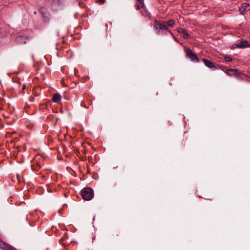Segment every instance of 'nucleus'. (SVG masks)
I'll return each instance as SVG.
<instances>
[{
    "label": "nucleus",
    "mask_w": 250,
    "mask_h": 250,
    "mask_svg": "<svg viewBox=\"0 0 250 250\" xmlns=\"http://www.w3.org/2000/svg\"><path fill=\"white\" fill-rule=\"evenodd\" d=\"M136 7L137 9H140L144 8L145 6V4L144 2V0H136Z\"/></svg>",
    "instance_id": "nucleus-10"
},
{
    "label": "nucleus",
    "mask_w": 250,
    "mask_h": 250,
    "mask_svg": "<svg viewBox=\"0 0 250 250\" xmlns=\"http://www.w3.org/2000/svg\"><path fill=\"white\" fill-rule=\"evenodd\" d=\"M39 12L42 15V16L45 15L46 14L48 13L47 9L45 7H41L39 9Z\"/></svg>",
    "instance_id": "nucleus-12"
},
{
    "label": "nucleus",
    "mask_w": 250,
    "mask_h": 250,
    "mask_svg": "<svg viewBox=\"0 0 250 250\" xmlns=\"http://www.w3.org/2000/svg\"><path fill=\"white\" fill-rule=\"evenodd\" d=\"M81 195L84 200L88 201L93 197L94 191L90 188H84L81 190Z\"/></svg>",
    "instance_id": "nucleus-2"
},
{
    "label": "nucleus",
    "mask_w": 250,
    "mask_h": 250,
    "mask_svg": "<svg viewBox=\"0 0 250 250\" xmlns=\"http://www.w3.org/2000/svg\"><path fill=\"white\" fill-rule=\"evenodd\" d=\"M16 40L17 42H20L21 43H26V41H25L26 38L24 36H18L16 38Z\"/></svg>",
    "instance_id": "nucleus-11"
},
{
    "label": "nucleus",
    "mask_w": 250,
    "mask_h": 250,
    "mask_svg": "<svg viewBox=\"0 0 250 250\" xmlns=\"http://www.w3.org/2000/svg\"><path fill=\"white\" fill-rule=\"evenodd\" d=\"M7 246H9V245L3 243L2 241L0 240V248L4 250H7Z\"/></svg>",
    "instance_id": "nucleus-16"
},
{
    "label": "nucleus",
    "mask_w": 250,
    "mask_h": 250,
    "mask_svg": "<svg viewBox=\"0 0 250 250\" xmlns=\"http://www.w3.org/2000/svg\"><path fill=\"white\" fill-rule=\"evenodd\" d=\"M42 17L43 18V20H44V21L45 22H48L49 21L50 18H49V13H47L45 15H42Z\"/></svg>",
    "instance_id": "nucleus-15"
},
{
    "label": "nucleus",
    "mask_w": 250,
    "mask_h": 250,
    "mask_svg": "<svg viewBox=\"0 0 250 250\" xmlns=\"http://www.w3.org/2000/svg\"><path fill=\"white\" fill-rule=\"evenodd\" d=\"M167 27H173L175 24V21L173 20H169L166 22Z\"/></svg>",
    "instance_id": "nucleus-13"
},
{
    "label": "nucleus",
    "mask_w": 250,
    "mask_h": 250,
    "mask_svg": "<svg viewBox=\"0 0 250 250\" xmlns=\"http://www.w3.org/2000/svg\"><path fill=\"white\" fill-rule=\"evenodd\" d=\"M177 31L178 33L183 34V37L184 39H187L189 37V34L188 33L187 30L183 28H179L178 29Z\"/></svg>",
    "instance_id": "nucleus-8"
},
{
    "label": "nucleus",
    "mask_w": 250,
    "mask_h": 250,
    "mask_svg": "<svg viewBox=\"0 0 250 250\" xmlns=\"http://www.w3.org/2000/svg\"><path fill=\"white\" fill-rule=\"evenodd\" d=\"M7 250H17L16 249H15V248L13 247L12 246L9 245V246H7Z\"/></svg>",
    "instance_id": "nucleus-18"
},
{
    "label": "nucleus",
    "mask_w": 250,
    "mask_h": 250,
    "mask_svg": "<svg viewBox=\"0 0 250 250\" xmlns=\"http://www.w3.org/2000/svg\"><path fill=\"white\" fill-rule=\"evenodd\" d=\"M235 45L240 48L250 47V43L246 40H240L235 43Z\"/></svg>",
    "instance_id": "nucleus-4"
},
{
    "label": "nucleus",
    "mask_w": 250,
    "mask_h": 250,
    "mask_svg": "<svg viewBox=\"0 0 250 250\" xmlns=\"http://www.w3.org/2000/svg\"><path fill=\"white\" fill-rule=\"evenodd\" d=\"M167 32H169L171 36H172L174 38V40L175 41H177L176 38L175 37L174 34L172 33V32H171V31L170 30H169L168 29V30H167Z\"/></svg>",
    "instance_id": "nucleus-21"
},
{
    "label": "nucleus",
    "mask_w": 250,
    "mask_h": 250,
    "mask_svg": "<svg viewBox=\"0 0 250 250\" xmlns=\"http://www.w3.org/2000/svg\"><path fill=\"white\" fill-rule=\"evenodd\" d=\"M225 73L229 76H237L239 73V71L236 69H228Z\"/></svg>",
    "instance_id": "nucleus-7"
},
{
    "label": "nucleus",
    "mask_w": 250,
    "mask_h": 250,
    "mask_svg": "<svg viewBox=\"0 0 250 250\" xmlns=\"http://www.w3.org/2000/svg\"><path fill=\"white\" fill-rule=\"evenodd\" d=\"M61 96L59 94H55L53 95L52 101L55 103H58L61 101Z\"/></svg>",
    "instance_id": "nucleus-9"
},
{
    "label": "nucleus",
    "mask_w": 250,
    "mask_h": 250,
    "mask_svg": "<svg viewBox=\"0 0 250 250\" xmlns=\"http://www.w3.org/2000/svg\"><path fill=\"white\" fill-rule=\"evenodd\" d=\"M31 168L33 171H37L40 169L41 166L38 164L32 165Z\"/></svg>",
    "instance_id": "nucleus-14"
},
{
    "label": "nucleus",
    "mask_w": 250,
    "mask_h": 250,
    "mask_svg": "<svg viewBox=\"0 0 250 250\" xmlns=\"http://www.w3.org/2000/svg\"><path fill=\"white\" fill-rule=\"evenodd\" d=\"M153 28L158 34H166V31L168 30L165 21L160 22L157 20L154 21Z\"/></svg>",
    "instance_id": "nucleus-1"
},
{
    "label": "nucleus",
    "mask_w": 250,
    "mask_h": 250,
    "mask_svg": "<svg viewBox=\"0 0 250 250\" xmlns=\"http://www.w3.org/2000/svg\"><path fill=\"white\" fill-rule=\"evenodd\" d=\"M61 2V0H53L52 1L53 3L58 4H60Z\"/></svg>",
    "instance_id": "nucleus-20"
},
{
    "label": "nucleus",
    "mask_w": 250,
    "mask_h": 250,
    "mask_svg": "<svg viewBox=\"0 0 250 250\" xmlns=\"http://www.w3.org/2000/svg\"><path fill=\"white\" fill-rule=\"evenodd\" d=\"M250 10V5L246 2L243 3L239 7V11L242 15H244L247 12Z\"/></svg>",
    "instance_id": "nucleus-5"
},
{
    "label": "nucleus",
    "mask_w": 250,
    "mask_h": 250,
    "mask_svg": "<svg viewBox=\"0 0 250 250\" xmlns=\"http://www.w3.org/2000/svg\"><path fill=\"white\" fill-rule=\"evenodd\" d=\"M185 50L186 53V56L192 62H198L199 59L196 54L194 53L191 49L185 47Z\"/></svg>",
    "instance_id": "nucleus-3"
},
{
    "label": "nucleus",
    "mask_w": 250,
    "mask_h": 250,
    "mask_svg": "<svg viewBox=\"0 0 250 250\" xmlns=\"http://www.w3.org/2000/svg\"><path fill=\"white\" fill-rule=\"evenodd\" d=\"M202 61L204 63L205 65L209 68H213V69H217V67L216 66V65L214 64L213 62H211L210 61L206 59L205 58H203L202 59Z\"/></svg>",
    "instance_id": "nucleus-6"
},
{
    "label": "nucleus",
    "mask_w": 250,
    "mask_h": 250,
    "mask_svg": "<svg viewBox=\"0 0 250 250\" xmlns=\"http://www.w3.org/2000/svg\"><path fill=\"white\" fill-rule=\"evenodd\" d=\"M225 60L227 62H231L232 60V58L229 56H225Z\"/></svg>",
    "instance_id": "nucleus-17"
},
{
    "label": "nucleus",
    "mask_w": 250,
    "mask_h": 250,
    "mask_svg": "<svg viewBox=\"0 0 250 250\" xmlns=\"http://www.w3.org/2000/svg\"><path fill=\"white\" fill-rule=\"evenodd\" d=\"M96 2L100 3V4H103L104 3L105 0H96Z\"/></svg>",
    "instance_id": "nucleus-19"
}]
</instances>
